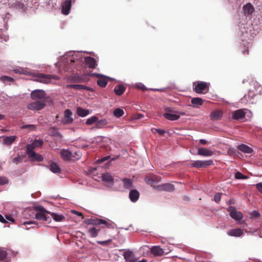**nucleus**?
Listing matches in <instances>:
<instances>
[{
	"label": "nucleus",
	"instance_id": "nucleus-57",
	"mask_svg": "<svg viewBox=\"0 0 262 262\" xmlns=\"http://www.w3.org/2000/svg\"><path fill=\"white\" fill-rule=\"evenodd\" d=\"M165 113H176V111H174L172 107H167L165 109Z\"/></svg>",
	"mask_w": 262,
	"mask_h": 262
},
{
	"label": "nucleus",
	"instance_id": "nucleus-34",
	"mask_svg": "<svg viewBox=\"0 0 262 262\" xmlns=\"http://www.w3.org/2000/svg\"><path fill=\"white\" fill-rule=\"evenodd\" d=\"M50 169L54 173H59L60 168L59 166L54 162H52L50 165Z\"/></svg>",
	"mask_w": 262,
	"mask_h": 262
},
{
	"label": "nucleus",
	"instance_id": "nucleus-42",
	"mask_svg": "<svg viewBox=\"0 0 262 262\" xmlns=\"http://www.w3.org/2000/svg\"><path fill=\"white\" fill-rule=\"evenodd\" d=\"M49 134L53 136H59L60 133L58 132L57 129L54 127H52L49 129Z\"/></svg>",
	"mask_w": 262,
	"mask_h": 262
},
{
	"label": "nucleus",
	"instance_id": "nucleus-7",
	"mask_svg": "<svg viewBox=\"0 0 262 262\" xmlns=\"http://www.w3.org/2000/svg\"><path fill=\"white\" fill-rule=\"evenodd\" d=\"M214 164L213 161L212 160H197L191 164V167L195 168H203L206 167L207 166L213 165Z\"/></svg>",
	"mask_w": 262,
	"mask_h": 262
},
{
	"label": "nucleus",
	"instance_id": "nucleus-60",
	"mask_svg": "<svg viewBox=\"0 0 262 262\" xmlns=\"http://www.w3.org/2000/svg\"><path fill=\"white\" fill-rule=\"evenodd\" d=\"M6 219L8 221H10V222H12V223L14 222V219H13V218L11 216V215H6Z\"/></svg>",
	"mask_w": 262,
	"mask_h": 262
},
{
	"label": "nucleus",
	"instance_id": "nucleus-24",
	"mask_svg": "<svg viewBox=\"0 0 262 262\" xmlns=\"http://www.w3.org/2000/svg\"><path fill=\"white\" fill-rule=\"evenodd\" d=\"M204 101V100L203 99L199 97H195L191 99L192 106L194 107H197L203 105Z\"/></svg>",
	"mask_w": 262,
	"mask_h": 262
},
{
	"label": "nucleus",
	"instance_id": "nucleus-6",
	"mask_svg": "<svg viewBox=\"0 0 262 262\" xmlns=\"http://www.w3.org/2000/svg\"><path fill=\"white\" fill-rule=\"evenodd\" d=\"M257 94V93L254 92V90L250 88L249 90L248 93L247 94L245 95L242 99L241 101L242 103H249L251 104L254 103V101H253L255 96Z\"/></svg>",
	"mask_w": 262,
	"mask_h": 262
},
{
	"label": "nucleus",
	"instance_id": "nucleus-26",
	"mask_svg": "<svg viewBox=\"0 0 262 262\" xmlns=\"http://www.w3.org/2000/svg\"><path fill=\"white\" fill-rule=\"evenodd\" d=\"M66 88L67 89H74L78 90H90V88L89 87L82 84H68L66 86Z\"/></svg>",
	"mask_w": 262,
	"mask_h": 262
},
{
	"label": "nucleus",
	"instance_id": "nucleus-40",
	"mask_svg": "<svg viewBox=\"0 0 262 262\" xmlns=\"http://www.w3.org/2000/svg\"><path fill=\"white\" fill-rule=\"evenodd\" d=\"M124 114V111L122 109L119 108H116L114 111V115L117 118L122 117Z\"/></svg>",
	"mask_w": 262,
	"mask_h": 262
},
{
	"label": "nucleus",
	"instance_id": "nucleus-43",
	"mask_svg": "<svg viewBox=\"0 0 262 262\" xmlns=\"http://www.w3.org/2000/svg\"><path fill=\"white\" fill-rule=\"evenodd\" d=\"M98 120V118L96 116H92L90 117V118L88 119L86 121V124L87 125H92L94 123H97V121Z\"/></svg>",
	"mask_w": 262,
	"mask_h": 262
},
{
	"label": "nucleus",
	"instance_id": "nucleus-37",
	"mask_svg": "<svg viewBox=\"0 0 262 262\" xmlns=\"http://www.w3.org/2000/svg\"><path fill=\"white\" fill-rule=\"evenodd\" d=\"M124 187L126 189H130L132 187V181L130 179L125 178L123 179Z\"/></svg>",
	"mask_w": 262,
	"mask_h": 262
},
{
	"label": "nucleus",
	"instance_id": "nucleus-28",
	"mask_svg": "<svg viewBox=\"0 0 262 262\" xmlns=\"http://www.w3.org/2000/svg\"><path fill=\"white\" fill-rule=\"evenodd\" d=\"M250 85L252 87V89L254 90V92L256 93H260L262 89L260 84L256 81H252L250 83Z\"/></svg>",
	"mask_w": 262,
	"mask_h": 262
},
{
	"label": "nucleus",
	"instance_id": "nucleus-19",
	"mask_svg": "<svg viewBox=\"0 0 262 262\" xmlns=\"http://www.w3.org/2000/svg\"><path fill=\"white\" fill-rule=\"evenodd\" d=\"M243 233V230L240 228L231 229L227 232L228 235L235 237L241 236Z\"/></svg>",
	"mask_w": 262,
	"mask_h": 262
},
{
	"label": "nucleus",
	"instance_id": "nucleus-61",
	"mask_svg": "<svg viewBox=\"0 0 262 262\" xmlns=\"http://www.w3.org/2000/svg\"><path fill=\"white\" fill-rule=\"evenodd\" d=\"M132 262H147V260L145 259H143L141 260H139L138 259L135 257Z\"/></svg>",
	"mask_w": 262,
	"mask_h": 262
},
{
	"label": "nucleus",
	"instance_id": "nucleus-9",
	"mask_svg": "<svg viewBox=\"0 0 262 262\" xmlns=\"http://www.w3.org/2000/svg\"><path fill=\"white\" fill-rule=\"evenodd\" d=\"M227 210L230 212V216L235 220L239 221L243 217V213L241 211H236L234 207L230 206Z\"/></svg>",
	"mask_w": 262,
	"mask_h": 262
},
{
	"label": "nucleus",
	"instance_id": "nucleus-38",
	"mask_svg": "<svg viewBox=\"0 0 262 262\" xmlns=\"http://www.w3.org/2000/svg\"><path fill=\"white\" fill-rule=\"evenodd\" d=\"M102 179L103 181L107 182H112L113 181L112 176L108 173H103L102 176Z\"/></svg>",
	"mask_w": 262,
	"mask_h": 262
},
{
	"label": "nucleus",
	"instance_id": "nucleus-62",
	"mask_svg": "<svg viewBox=\"0 0 262 262\" xmlns=\"http://www.w3.org/2000/svg\"><path fill=\"white\" fill-rule=\"evenodd\" d=\"M24 224L25 225H30V224H35L36 225H37V223L34 221H28V222H25L24 223Z\"/></svg>",
	"mask_w": 262,
	"mask_h": 262
},
{
	"label": "nucleus",
	"instance_id": "nucleus-47",
	"mask_svg": "<svg viewBox=\"0 0 262 262\" xmlns=\"http://www.w3.org/2000/svg\"><path fill=\"white\" fill-rule=\"evenodd\" d=\"M23 159V156H20V155H18L16 157L13 158L12 159V162L15 164H18V163L22 162Z\"/></svg>",
	"mask_w": 262,
	"mask_h": 262
},
{
	"label": "nucleus",
	"instance_id": "nucleus-8",
	"mask_svg": "<svg viewBox=\"0 0 262 262\" xmlns=\"http://www.w3.org/2000/svg\"><path fill=\"white\" fill-rule=\"evenodd\" d=\"M46 93L42 90H35L31 93V97L34 100H42L46 97Z\"/></svg>",
	"mask_w": 262,
	"mask_h": 262
},
{
	"label": "nucleus",
	"instance_id": "nucleus-4",
	"mask_svg": "<svg viewBox=\"0 0 262 262\" xmlns=\"http://www.w3.org/2000/svg\"><path fill=\"white\" fill-rule=\"evenodd\" d=\"M143 250L150 251L151 253L155 256H160L164 254V250L159 246H152L151 248L147 246L142 247Z\"/></svg>",
	"mask_w": 262,
	"mask_h": 262
},
{
	"label": "nucleus",
	"instance_id": "nucleus-48",
	"mask_svg": "<svg viewBox=\"0 0 262 262\" xmlns=\"http://www.w3.org/2000/svg\"><path fill=\"white\" fill-rule=\"evenodd\" d=\"M34 209L36 211H37L38 212H46V213H49V214L51 213L49 211H47L46 209H45L41 206H36L34 207Z\"/></svg>",
	"mask_w": 262,
	"mask_h": 262
},
{
	"label": "nucleus",
	"instance_id": "nucleus-33",
	"mask_svg": "<svg viewBox=\"0 0 262 262\" xmlns=\"http://www.w3.org/2000/svg\"><path fill=\"white\" fill-rule=\"evenodd\" d=\"M28 156L33 161L40 162L43 160V157L42 156L36 153L35 152H32Z\"/></svg>",
	"mask_w": 262,
	"mask_h": 262
},
{
	"label": "nucleus",
	"instance_id": "nucleus-58",
	"mask_svg": "<svg viewBox=\"0 0 262 262\" xmlns=\"http://www.w3.org/2000/svg\"><path fill=\"white\" fill-rule=\"evenodd\" d=\"M256 188L262 194V182L257 183L256 185Z\"/></svg>",
	"mask_w": 262,
	"mask_h": 262
},
{
	"label": "nucleus",
	"instance_id": "nucleus-14",
	"mask_svg": "<svg viewBox=\"0 0 262 262\" xmlns=\"http://www.w3.org/2000/svg\"><path fill=\"white\" fill-rule=\"evenodd\" d=\"M214 154V152L207 148L201 147L198 150V152L195 154L201 156L210 157Z\"/></svg>",
	"mask_w": 262,
	"mask_h": 262
},
{
	"label": "nucleus",
	"instance_id": "nucleus-39",
	"mask_svg": "<svg viewBox=\"0 0 262 262\" xmlns=\"http://www.w3.org/2000/svg\"><path fill=\"white\" fill-rule=\"evenodd\" d=\"M108 122L106 119H102L97 121L96 127L98 128H102L103 126L107 124Z\"/></svg>",
	"mask_w": 262,
	"mask_h": 262
},
{
	"label": "nucleus",
	"instance_id": "nucleus-41",
	"mask_svg": "<svg viewBox=\"0 0 262 262\" xmlns=\"http://www.w3.org/2000/svg\"><path fill=\"white\" fill-rule=\"evenodd\" d=\"M51 215L53 219L57 222L62 221L64 219L62 215H59L55 213H51Z\"/></svg>",
	"mask_w": 262,
	"mask_h": 262
},
{
	"label": "nucleus",
	"instance_id": "nucleus-45",
	"mask_svg": "<svg viewBox=\"0 0 262 262\" xmlns=\"http://www.w3.org/2000/svg\"><path fill=\"white\" fill-rule=\"evenodd\" d=\"M1 80L4 83L6 82H12L14 81V79L10 77L7 76H3L1 77Z\"/></svg>",
	"mask_w": 262,
	"mask_h": 262
},
{
	"label": "nucleus",
	"instance_id": "nucleus-25",
	"mask_svg": "<svg viewBox=\"0 0 262 262\" xmlns=\"http://www.w3.org/2000/svg\"><path fill=\"white\" fill-rule=\"evenodd\" d=\"M139 195V192L137 190H132L129 194V199L131 201L135 202L138 200Z\"/></svg>",
	"mask_w": 262,
	"mask_h": 262
},
{
	"label": "nucleus",
	"instance_id": "nucleus-23",
	"mask_svg": "<svg viewBox=\"0 0 262 262\" xmlns=\"http://www.w3.org/2000/svg\"><path fill=\"white\" fill-rule=\"evenodd\" d=\"M60 155L64 160H72V152L68 149H62Z\"/></svg>",
	"mask_w": 262,
	"mask_h": 262
},
{
	"label": "nucleus",
	"instance_id": "nucleus-46",
	"mask_svg": "<svg viewBox=\"0 0 262 262\" xmlns=\"http://www.w3.org/2000/svg\"><path fill=\"white\" fill-rule=\"evenodd\" d=\"M35 148V147L33 145V144H28L27 145V148H26V153L28 154V155H30L32 152H34V149Z\"/></svg>",
	"mask_w": 262,
	"mask_h": 262
},
{
	"label": "nucleus",
	"instance_id": "nucleus-10",
	"mask_svg": "<svg viewBox=\"0 0 262 262\" xmlns=\"http://www.w3.org/2000/svg\"><path fill=\"white\" fill-rule=\"evenodd\" d=\"M145 180L147 184L154 187L155 184L161 181V178L159 176L151 174L146 176Z\"/></svg>",
	"mask_w": 262,
	"mask_h": 262
},
{
	"label": "nucleus",
	"instance_id": "nucleus-17",
	"mask_svg": "<svg viewBox=\"0 0 262 262\" xmlns=\"http://www.w3.org/2000/svg\"><path fill=\"white\" fill-rule=\"evenodd\" d=\"M46 212H38L36 213L35 218L38 220L50 223L51 221V219L49 216H47L45 213Z\"/></svg>",
	"mask_w": 262,
	"mask_h": 262
},
{
	"label": "nucleus",
	"instance_id": "nucleus-64",
	"mask_svg": "<svg viewBox=\"0 0 262 262\" xmlns=\"http://www.w3.org/2000/svg\"><path fill=\"white\" fill-rule=\"evenodd\" d=\"M0 222L2 223H6L8 222L4 219V217L0 214Z\"/></svg>",
	"mask_w": 262,
	"mask_h": 262
},
{
	"label": "nucleus",
	"instance_id": "nucleus-27",
	"mask_svg": "<svg viewBox=\"0 0 262 262\" xmlns=\"http://www.w3.org/2000/svg\"><path fill=\"white\" fill-rule=\"evenodd\" d=\"M223 116V112L220 110H215L211 112L210 117L211 120H219Z\"/></svg>",
	"mask_w": 262,
	"mask_h": 262
},
{
	"label": "nucleus",
	"instance_id": "nucleus-22",
	"mask_svg": "<svg viewBox=\"0 0 262 262\" xmlns=\"http://www.w3.org/2000/svg\"><path fill=\"white\" fill-rule=\"evenodd\" d=\"M237 148L240 151L246 154H251L253 152V149L252 148L244 144L239 145L237 147Z\"/></svg>",
	"mask_w": 262,
	"mask_h": 262
},
{
	"label": "nucleus",
	"instance_id": "nucleus-31",
	"mask_svg": "<svg viewBox=\"0 0 262 262\" xmlns=\"http://www.w3.org/2000/svg\"><path fill=\"white\" fill-rule=\"evenodd\" d=\"M89 113L88 110L84 109L81 107H78L77 108V114L80 117H85L89 114Z\"/></svg>",
	"mask_w": 262,
	"mask_h": 262
},
{
	"label": "nucleus",
	"instance_id": "nucleus-15",
	"mask_svg": "<svg viewBox=\"0 0 262 262\" xmlns=\"http://www.w3.org/2000/svg\"><path fill=\"white\" fill-rule=\"evenodd\" d=\"M72 0H66L62 5V13L68 15L70 13L71 7Z\"/></svg>",
	"mask_w": 262,
	"mask_h": 262
},
{
	"label": "nucleus",
	"instance_id": "nucleus-30",
	"mask_svg": "<svg viewBox=\"0 0 262 262\" xmlns=\"http://www.w3.org/2000/svg\"><path fill=\"white\" fill-rule=\"evenodd\" d=\"M163 116L165 119L171 121L177 120L180 118V115L169 113H164Z\"/></svg>",
	"mask_w": 262,
	"mask_h": 262
},
{
	"label": "nucleus",
	"instance_id": "nucleus-29",
	"mask_svg": "<svg viewBox=\"0 0 262 262\" xmlns=\"http://www.w3.org/2000/svg\"><path fill=\"white\" fill-rule=\"evenodd\" d=\"M123 256L127 262H132V260L135 258L133 252L129 250L125 251L123 254Z\"/></svg>",
	"mask_w": 262,
	"mask_h": 262
},
{
	"label": "nucleus",
	"instance_id": "nucleus-13",
	"mask_svg": "<svg viewBox=\"0 0 262 262\" xmlns=\"http://www.w3.org/2000/svg\"><path fill=\"white\" fill-rule=\"evenodd\" d=\"M72 112L70 110H66L64 113V118L62 120V122L65 124L72 123L73 121V119L72 117Z\"/></svg>",
	"mask_w": 262,
	"mask_h": 262
},
{
	"label": "nucleus",
	"instance_id": "nucleus-18",
	"mask_svg": "<svg viewBox=\"0 0 262 262\" xmlns=\"http://www.w3.org/2000/svg\"><path fill=\"white\" fill-rule=\"evenodd\" d=\"M88 232L91 237H96L98 236V233L100 231V228L96 227H87Z\"/></svg>",
	"mask_w": 262,
	"mask_h": 262
},
{
	"label": "nucleus",
	"instance_id": "nucleus-55",
	"mask_svg": "<svg viewBox=\"0 0 262 262\" xmlns=\"http://www.w3.org/2000/svg\"><path fill=\"white\" fill-rule=\"evenodd\" d=\"M22 128H28L31 130H33L35 129V126L32 124L25 125L22 126Z\"/></svg>",
	"mask_w": 262,
	"mask_h": 262
},
{
	"label": "nucleus",
	"instance_id": "nucleus-35",
	"mask_svg": "<svg viewBox=\"0 0 262 262\" xmlns=\"http://www.w3.org/2000/svg\"><path fill=\"white\" fill-rule=\"evenodd\" d=\"M71 81L74 83H80L84 82V78L78 75H74L70 79Z\"/></svg>",
	"mask_w": 262,
	"mask_h": 262
},
{
	"label": "nucleus",
	"instance_id": "nucleus-2",
	"mask_svg": "<svg viewBox=\"0 0 262 262\" xmlns=\"http://www.w3.org/2000/svg\"><path fill=\"white\" fill-rule=\"evenodd\" d=\"M34 77L35 78L34 81L45 84L50 83L53 79L56 80L58 79V77L56 76L39 73L35 74Z\"/></svg>",
	"mask_w": 262,
	"mask_h": 262
},
{
	"label": "nucleus",
	"instance_id": "nucleus-50",
	"mask_svg": "<svg viewBox=\"0 0 262 262\" xmlns=\"http://www.w3.org/2000/svg\"><path fill=\"white\" fill-rule=\"evenodd\" d=\"M235 178L236 179H245L248 177L243 174L241 172H237L235 173Z\"/></svg>",
	"mask_w": 262,
	"mask_h": 262
},
{
	"label": "nucleus",
	"instance_id": "nucleus-1",
	"mask_svg": "<svg viewBox=\"0 0 262 262\" xmlns=\"http://www.w3.org/2000/svg\"><path fill=\"white\" fill-rule=\"evenodd\" d=\"M84 223L88 225H101L102 228L106 227L108 229H114L115 225V224L110 220H105L100 218L87 219L84 220Z\"/></svg>",
	"mask_w": 262,
	"mask_h": 262
},
{
	"label": "nucleus",
	"instance_id": "nucleus-49",
	"mask_svg": "<svg viewBox=\"0 0 262 262\" xmlns=\"http://www.w3.org/2000/svg\"><path fill=\"white\" fill-rule=\"evenodd\" d=\"M33 145L35 147H39L42 146L43 141L41 140H35L33 143Z\"/></svg>",
	"mask_w": 262,
	"mask_h": 262
},
{
	"label": "nucleus",
	"instance_id": "nucleus-52",
	"mask_svg": "<svg viewBox=\"0 0 262 262\" xmlns=\"http://www.w3.org/2000/svg\"><path fill=\"white\" fill-rule=\"evenodd\" d=\"M15 73H18L20 74H27V71L22 68L15 69L13 70Z\"/></svg>",
	"mask_w": 262,
	"mask_h": 262
},
{
	"label": "nucleus",
	"instance_id": "nucleus-3",
	"mask_svg": "<svg viewBox=\"0 0 262 262\" xmlns=\"http://www.w3.org/2000/svg\"><path fill=\"white\" fill-rule=\"evenodd\" d=\"M193 90L198 93H206L209 89V84L206 82L199 81L193 83Z\"/></svg>",
	"mask_w": 262,
	"mask_h": 262
},
{
	"label": "nucleus",
	"instance_id": "nucleus-44",
	"mask_svg": "<svg viewBox=\"0 0 262 262\" xmlns=\"http://www.w3.org/2000/svg\"><path fill=\"white\" fill-rule=\"evenodd\" d=\"M82 154L79 151L72 152V160H77L81 157Z\"/></svg>",
	"mask_w": 262,
	"mask_h": 262
},
{
	"label": "nucleus",
	"instance_id": "nucleus-63",
	"mask_svg": "<svg viewBox=\"0 0 262 262\" xmlns=\"http://www.w3.org/2000/svg\"><path fill=\"white\" fill-rule=\"evenodd\" d=\"M200 142L202 144V145H206V144H208L209 143L207 141H206V140L205 139H201L200 140Z\"/></svg>",
	"mask_w": 262,
	"mask_h": 262
},
{
	"label": "nucleus",
	"instance_id": "nucleus-21",
	"mask_svg": "<svg viewBox=\"0 0 262 262\" xmlns=\"http://www.w3.org/2000/svg\"><path fill=\"white\" fill-rule=\"evenodd\" d=\"M3 139V143L6 145H11L16 140V136H11L8 137L3 136L1 137Z\"/></svg>",
	"mask_w": 262,
	"mask_h": 262
},
{
	"label": "nucleus",
	"instance_id": "nucleus-59",
	"mask_svg": "<svg viewBox=\"0 0 262 262\" xmlns=\"http://www.w3.org/2000/svg\"><path fill=\"white\" fill-rule=\"evenodd\" d=\"M155 131L161 135H163L166 133L165 130L158 128H156Z\"/></svg>",
	"mask_w": 262,
	"mask_h": 262
},
{
	"label": "nucleus",
	"instance_id": "nucleus-53",
	"mask_svg": "<svg viewBox=\"0 0 262 262\" xmlns=\"http://www.w3.org/2000/svg\"><path fill=\"white\" fill-rule=\"evenodd\" d=\"M8 180L6 177H0V185H4L8 183Z\"/></svg>",
	"mask_w": 262,
	"mask_h": 262
},
{
	"label": "nucleus",
	"instance_id": "nucleus-56",
	"mask_svg": "<svg viewBox=\"0 0 262 262\" xmlns=\"http://www.w3.org/2000/svg\"><path fill=\"white\" fill-rule=\"evenodd\" d=\"M111 239H108L104 241H97V243L103 246H106L108 245L111 242Z\"/></svg>",
	"mask_w": 262,
	"mask_h": 262
},
{
	"label": "nucleus",
	"instance_id": "nucleus-32",
	"mask_svg": "<svg viewBox=\"0 0 262 262\" xmlns=\"http://www.w3.org/2000/svg\"><path fill=\"white\" fill-rule=\"evenodd\" d=\"M125 90V89L123 85L119 84L115 87L114 91L117 95L120 96L123 94Z\"/></svg>",
	"mask_w": 262,
	"mask_h": 262
},
{
	"label": "nucleus",
	"instance_id": "nucleus-11",
	"mask_svg": "<svg viewBox=\"0 0 262 262\" xmlns=\"http://www.w3.org/2000/svg\"><path fill=\"white\" fill-rule=\"evenodd\" d=\"M154 188L159 191H172L174 189L173 185L170 183H164L162 185H159L154 186Z\"/></svg>",
	"mask_w": 262,
	"mask_h": 262
},
{
	"label": "nucleus",
	"instance_id": "nucleus-36",
	"mask_svg": "<svg viewBox=\"0 0 262 262\" xmlns=\"http://www.w3.org/2000/svg\"><path fill=\"white\" fill-rule=\"evenodd\" d=\"M97 84L102 88H104L107 83L106 79L102 76L98 79L97 81Z\"/></svg>",
	"mask_w": 262,
	"mask_h": 262
},
{
	"label": "nucleus",
	"instance_id": "nucleus-16",
	"mask_svg": "<svg viewBox=\"0 0 262 262\" xmlns=\"http://www.w3.org/2000/svg\"><path fill=\"white\" fill-rule=\"evenodd\" d=\"M86 66L91 69H95L97 66L96 60L93 57L88 56L84 58Z\"/></svg>",
	"mask_w": 262,
	"mask_h": 262
},
{
	"label": "nucleus",
	"instance_id": "nucleus-5",
	"mask_svg": "<svg viewBox=\"0 0 262 262\" xmlns=\"http://www.w3.org/2000/svg\"><path fill=\"white\" fill-rule=\"evenodd\" d=\"M46 103L44 100H36L33 102L29 103L27 108L30 110L39 111L45 107Z\"/></svg>",
	"mask_w": 262,
	"mask_h": 262
},
{
	"label": "nucleus",
	"instance_id": "nucleus-51",
	"mask_svg": "<svg viewBox=\"0 0 262 262\" xmlns=\"http://www.w3.org/2000/svg\"><path fill=\"white\" fill-rule=\"evenodd\" d=\"M7 255V252L5 250L3 249H0V260L5 259Z\"/></svg>",
	"mask_w": 262,
	"mask_h": 262
},
{
	"label": "nucleus",
	"instance_id": "nucleus-12",
	"mask_svg": "<svg viewBox=\"0 0 262 262\" xmlns=\"http://www.w3.org/2000/svg\"><path fill=\"white\" fill-rule=\"evenodd\" d=\"M245 110L239 109L232 112V118L234 120H242L245 118Z\"/></svg>",
	"mask_w": 262,
	"mask_h": 262
},
{
	"label": "nucleus",
	"instance_id": "nucleus-54",
	"mask_svg": "<svg viewBox=\"0 0 262 262\" xmlns=\"http://www.w3.org/2000/svg\"><path fill=\"white\" fill-rule=\"evenodd\" d=\"M221 193H216L214 196V201L216 202V203H219L220 201H221Z\"/></svg>",
	"mask_w": 262,
	"mask_h": 262
},
{
	"label": "nucleus",
	"instance_id": "nucleus-20",
	"mask_svg": "<svg viewBox=\"0 0 262 262\" xmlns=\"http://www.w3.org/2000/svg\"><path fill=\"white\" fill-rule=\"evenodd\" d=\"M243 9L245 15H251L254 11L253 6L250 3L244 5Z\"/></svg>",
	"mask_w": 262,
	"mask_h": 262
}]
</instances>
